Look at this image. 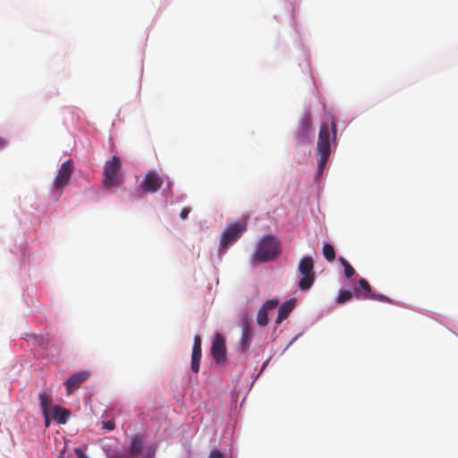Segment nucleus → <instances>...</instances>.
Listing matches in <instances>:
<instances>
[{
  "label": "nucleus",
  "instance_id": "obj_27",
  "mask_svg": "<svg viewBox=\"0 0 458 458\" xmlns=\"http://www.w3.org/2000/svg\"><path fill=\"white\" fill-rule=\"evenodd\" d=\"M107 458H123V455L121 454H107Z\"/></svg>",
  "mask_w": 458,
  "mask_h": 458
},
{
  "label": "nucleus",
  "instance_id": "obj_4",
  "mask_svg": "<svg viewBox=\"0 0 458 458\" xmlns=\"http://www.w3.org/2000/svg\"><path fill=\"white\" fill-rule=\"evenodd\" d=\"M298 269L301 275L298 284L299 288L301 291H307L312 286L316 277L313 259L310 256L303 257L299 262Z\"/></svg>",
  "mask_w": 458,
  "mask_h": 458
},
{
  "label": "nucleus",
  "instance_id": "obj_12",
  "mask_svg": "<svg viewBox=\"0 0 458 458\" xmlns=\"http://www.w3.org/2000/svg\"><path fill=\"white\" fill-rule=\"evenodd\" d=\"M312 122L310 116L306 115L301 120L300 126L296 131V137L300 142L310 141Z\"/></svg>",
  "mask_w": 458,
  "mask_h": 458
},
{
  "label": "nucleus",
  "instance_id": "obj_9",
  "mask_svg": "<svg viewBox=\"0 0 458 458\" xmlns=\"http://www.w3.org/2000/svg\"><path fill=\"white\" fill-rule=\"evenodd\" d=\"M89 372L80 371L71 375L65 381L66 392L71 394L73 390L80 387L81 384L89 378Z\"/></svg>",
  "mask_w": 458,
  "mask_h": 458
},
{
  "label": "nucleus",
  "instance_id": "obj_6",
  "mask_svg": "<svg viewBox=\"0 0 458 458\" xmlns=\"http://www.w3.org/2000/svg\"><path fill=\"white\" fill-rule=\"evenodd\" d=\"M73 172V165L71 159L64 161L58 169L54 181V186L56 190H63L68 184Z\"/></svg>",
  "mask_w": 458,
  "mask_h": 458
},
{
  "label": "nucleus",
  "instance_id": "obj_8",
  "mask_svg": "<svg viewBox=\"0 0 458 458\" xmlns=\"http://www.w3.org/2000/svg\"><path fill=\"white\" fill-rule=\"evenodd\" d=\"M164 183L163 178L155 171H148L141 182V189L145 192H157Z\"/></svg>",
  "mask_w": 458,
  "mask_h": 458
},
{
  "label": "nucleus",
  "instance_id": "obj_22",
  "mask_svg": "<svg viewBox=\"0 0 458 458\" xmlns=\"http://www.w3.org/2000/svg\"><path fill=\"white\" fill-rule=\"evenodd\" d=\"M370 300H374V301H381V302H386V303H390V304H393L394 303V301L391 300L389 297L384 295V294H376V293H373L370 295L369 297Z\"/></svg>",
  "mask_w": 458,
  "mask_h": 458
},
{
  "label": "nucleus",
  "instance_id": "obj_17",
  "mask_svg": "<svg viewBox=\"0 0 458 458\" xmlns=\"http://www.w3.org/2000/svg\"><path fill=\"white\" fill-rule=\"evenodd\" d=\"M143 449V441L140 437H135L131 439L129 446V453L132 456L138 455Z\"/></svg>",
  "mask_w": 458,
  "mask_h": 458
},
{
  "label": "nucleus",
  "instance_id": "obj_23",
  "mask_svg": "<svg viewBox=\"0 0 458 458\" xmlns=\"http://www.w3.org/2000/svg\"><path fill=\"white\" fill-rule=\"evenodd\" d=\"M208 458H225L224 454L221 453L218 449H213L209 453V455Z\"/></svg>",
  "mask_w": 458,
  "mask_h": 458
},
{
  "label": "nucleus",
  "instance_id": "obj_24",
  "mask_svg": "<svg viewBox=\"0 0 458 458\" xmlns=\"http://www.w3.org/2000/svg\"><path fill=\"white\" fill-rule=\"evenodd\" d=\"M103 428L108 430H113L115 428V424L112 420L105 421L103 422Z\"/></svg>",
  "mask_w": 458,
  "mask_h": 458
},
{
  "label": "nucleus",
  "instance_id": "obj_26",
  "mask_svg": "<svg viewBox=\"0 0 458 458\" xmlns=\"http://www.w3.org/2000/svg\"><path fill=\"white\" fill-rule=\"evenodd\" d=\"M190 212H191L190 208H187V207L183 208L180 212V217L182 219H186Z\"/></svg>",
  "mask_w": 458,
  "mask_h": 458
},
{
  "label": "nucleus",
  "instance_id": "obj_21",
  "mask_svg": "<svg viewBox=\"0 0 458 458\" xmlns=\"http://www.w3.org/2000/svg\"><path fill=\"white\" fill-rule=\"evenodd\" d=\"M352 296H353V293L351 292L350 290L341 291L337 297V303L342 304L346 301H349L352 299Z\"/></svg>",
  "mask_w": 458,
  "mask_h": 458
},
{
  "label": "nucleus",
  "instance_id": "obj_25",
  "mask_svg": "<svg viewBox=\"0 0 458 458\" xmlns=\"http://www.w3.org/2000/svg\"><path fill=\"white\" fill-rule=\"evenodd\" d=\"M74 453L77 456V458H89L82 449L81 448H75Z\"/></svg>",
  "mask_w": 458,
  "mask_h": 458
},
{
  "label": "nucleus",
  "instance_id": "obj_29",
  "mask_svg": "<svg viewBox=\"0 0 458 458\" xmlns=\"http://www.w3.org/2000/svg\"><path fill=\"white\" fill-rule=\"evenodd\" d=\"M6 146V140L0 137V149Z\"/></svg>",
  "mask_w": 458,
  "mask_h": 458
},
{
  "label": "nucleus",
  "instance_id": "obj_28",
  "mask_svg": "<svg viewBox=\"0 0 458 458\" xmlns=\"http://www.w3.org/2000/svg\"><path fill=\"white\" fill-rule=\"evenodd\" d=\"M44 415V418H45V423H46V426L47 427L50 423V419H49V411L46 412V413H43Z\"/></svg>",
  "mask_w": 458,
  "mask_h": 458
},
{
  "label": "nucleus",
  "instance_id": "obj_2",
  "mask_svg": "<svg viewBox=\"0 0 458 458\" xmlns=\"http://www.w3.org/2000/svg\"><path fill=\"white\" fill-rule=\"evenodd\" d=\"M281 252L280 242L274 236H264L259 242L253 255L254 262H267L275 259Z\"/></svg>",
  "mask_w": 458,
  "mask_h": 458
},
{
  "label": "nucleus",
  "instance_id": "obj_18",
  "mask_svg": "<svg viewBox=\"0 0 458 458\" xmlns=\"http://www.w3.org/2000/svg\"><path fill=\"white\" fill-rule=\"evenodd\" d=\"M38 399L40 401V407H41L42 412L46 413V412L49 411V407L52 403L51 396L48 394H47L46 392L42 391L38 394Z\"/></svg>",
  "mask_w": 458,
  "mask_h": 458
},
{
  "label": "nucleus",
  "instance_id": "obj_14",
  "mask_svg": "<svg viewBox=\"0 0 458 458\" xmlns=\"http://www.w3.org/2000/svg\"><path fill=\"white\" fill-rule=\"evenodd\" d=\"M359 285L364 291L363 293L360 289H354V294L358 299H369L372 294L371 287L369 282L363 278L359 280Z\"/></svg>",
  "mask_w": 458,
  "mask_h": 458
},
{
  "label": "nucleus",
  "instance_id": "obj_10",
  "mask_svg": "<svg viewBox=\"0 0 458 458\" xmlns=\"http://www.w3.org/2000/svg\"><path fill=\"white\" fill-rule=\"evenodd\" d=\"M279 304V301L277 299H271L267 301L262 307L259 309L257 314V323L260 327H265L268 324V311L275 310Z\"/></svg>",
  "mask_w": 458,
  "mask_h": 458
},
{
  "label": "nucleus",
  "instance_id": "obj_15",
  "mask_svg": "<svg viewBox=\"0 0 458 458\" xmlns=\"http://www.w3.org/2000/svg\"><path fill=\"white\" fill-rule=\"evenodd\" d=\"M70 416V411L58 405L54 407L53 419L60 424H64Z\"/></svg>",
  "mask_w": 458,
  "mask_h": 458
},
{
  "label": "nucleus",
  "instance_id": "obj_1",
  "mask_svg": "<svg viewBox=\"0 0 458 458\" xmlns=\"http://www.w3.org/2000/svg\"><path fill=\"white\" fill-rule=\"evenodd\" d=\"M330 129L336 137V124L335 121L331 122L330 127L327 123H322L319 129L318 139L317 143V154L318 156V166L319 173H322L331 154L330 148Z\"/></svg>",
  "mask_w": 458,
  "mask_h": 458
},
{
  "label": "nucleus",
  "instance_id": "obj_13",
  "mask_svg": "<svg viewBox=\"0 0 458 458\" xmlns=\"http://www.w3.org/2000/svg\"><path fill=\"white\" fill-rule=\"evenodd\" d=\"M295 303L296 301L294 299H291L283 303V305L279 308L278 316L276 319V324L281 323L283 320L288 318L290 313L293 311Z\"/></svg>",
  "mask_w": 458,
  "mask_h": 458
},
{
  "label": "nucleus",
  "instance_id": "obj_5",
  "mask_svg": "<svg viewBox=\"0 0 458 458\" xmlns=\"http://www.w3.org/2000/svg\"><path fill=\"white\" fill-rule=\"evenodd\" d=\"M246 230V223L229 224L225 229L220 238V245L223 250H226L233 244Z\"/></svg>",
  "mask_w": 458,
  "mask_h": 458
},
{
  "label": "nucleus",
  "instance_id": "obj_3",
  "mask_svg": "<svg viewBox=\"0 0 458 458\" xmlns=\"http://www.w3.org/2000/svg\"><path fill=\"white\" fill-rule=\"evenodd\" d=\"M121 169L120 158L114 156L111 160L105 163L103 184L106 189L117 187L121 183V176L118 172Z\"/></svg>",
  "mask_w": 458,
  "mask_h": 458
},
{
  "label": "nucleus",
  "instance_id": "obj_20",
  "mask_svg": "<svg viewBox=\"0 0 458 458\" xmlns=\"http://www.w3.org/2000/svg\"><path fill=\"white\" fill-rule=\"evenodd\" d=\"M339 261L341 262V264L344 267V275H345V276L347 278L352 277L355 274L354 268L351 266V264L344 258L341 257L339 259Z\"/></svg>",
  "mask_w": 458,
  "mask_h": 458
},
{
  "label": "nucleus",
  "instance_id": "obj_11",
  "mask_svg": "<svg viewBox=\"0 0 458 458\" xmlns=\"http://www.w3.org/2000/svg\"><path fill=\"white\" fill-rule=\"evenodd\" d=\"M201 337L200 335H197L194 336L193 339V346H192V352H191V370L194 373H198L199 371V366H200V359H201Z\"/></svg>",
  "mask_w": 458,
  "mask_h": 458
},
{
  "label": "nucleus",
  "instance_id": "obj_19",
  "mask_svg": "<svg viewBox=\"0 0 458 458\" xmlns=\"http://www.w3.org/2000/svg\"><path fill=\"white\" fill-rule=\"evenodd\" d=\"M323 255L325 259L331 262L335 259V251L332 244L325 243L323 246Z\"/></svg>",
  "mask_w": 458,
  "mask_h": 458
},
{
  "label": "nucleus",
  "instance_id": "obj_7",
  "mask_svg": "<svg viewBox=\"0 0 458 458\" xmlns=\"http://www.w3.org/2000/svg\"><path fill=\"white\" fill-rule=\"evenodd\" d=\"M211 356L217 364H222L226 360V347L224 337L221 334L216 333L212 340Z\"/></svg>",
  "mask_w": 458,
  "mask_h": 458
},
{
  "label": "nucleus",
  "instance_id": "obj_16",
  "mask_svg": "<svg viewBox=\"0 0 458 458\" xmlns=\"http://www.w3.org/2000/svg\"><path fill=\"white\" fill-rule=\"evenodd\" d=\"M252 333L250 326L246 323L242 333L241 344L243 351H246L250 344Z\"/></svg>",
  "mask_w": 458,
  "mask_h": 458
}]
</instances>
